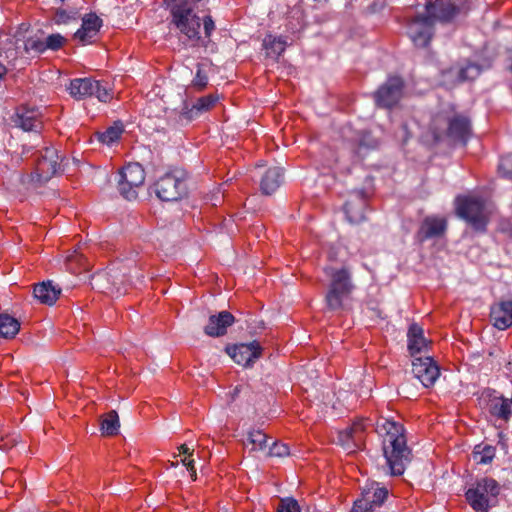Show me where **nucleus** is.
I'll return each instance as SVG.
<instances>
[{
	"mask_svg": "<svg viewBox=\"0 0 512 512\" xmlns=\"http://www.w3.org/2000/svg\"><path fill=\"white\" fill-rule=\"evenodd\" d=\"M377 432L382 436V449L392 475L404 473L411 460V450L407 446L405 429L401 423L384 419L377 424Z\"/></svg>",
	"mask_w": 512,
	"mask_h": 512,
	"instance_id": "f257e3e1",
	"label": "nucleus"
},
{
	"mask_svg": "<svg viewBox=\"0 0 512 512\" xmlns=\"http://www.w3.org/2000/svg\"><path fill=\"white\" fill-rule=\"evenodd\" d=\"M430 130L436 141L446 136L454 142L466 143L471 134V121L466 114L458 112L449 104L433 116Z\"/></svg>",
	"mask_w": 512,
	"mask_h": 512,
	"instance_id": "f03ea898",
	"label": "nucleus"
},
{
	"mask_svg": "<svg viewBox=\"0 0 512 512\" xmlns=\"http://www.w3.org/2000/svg\"><path fill=\"white\" fill-rule=\"evenodd\" d=\"M200 1L201 0H163L171 16L170 25L193 43H198L201 39V18L195 12L197 3Z\"/></svg>",
	"mask_w": 512,
	"mask_h": 512,
	"instance_id": "7ed1b4c3",
	"label": "nucleus"
},
{
	"mask_svg": "<svg viewBox=\"0 0 512 512\" xmlns=\"http://www.w3.org/2000/svg\"><path fill=\"white\" fill-rule=\"evenodd\" d=\"M324 271L330 278L329 288L325 296L326 306L331 311L342 310L344 301L349 298L354 289L351 272L346 267H326Z\"/></svg>",
	"mask_w": 512,
	"mask_h": 512,
	"instance_id": "20e7f679",
	"label": "nucleus"
},
{
	"mask_svg": "<svg viewBox=\"0 0 512 512\" xmlns=\"http://www.w3.org/2000/svg\"><path fill=\"white\" fill-rule=\"evenodd\" d=\"M456 213L470 224L474 230L485 232L489 222V212L485 201L477 196H459L456 198Z\"/></svg>",
	"mask_w": 512,
	"mask_h": 512,
	"instance_id": "39448f33",
	"label": "nucleus"
},
{
	"mask_svg": "<svg viewBox=\"0 0 512 512\" xmlns=\"http://www.w3.org/2000/svg\"><path fill=\"white\" fill-rule=\"evenodd\" d=\"M60 157L54 147H45L37 153L35 159V169L27 180L23 179V183H32L34 186H40L49 181L53 176L57 175L61 169Z\"/></svg>",
	"mask_w": 512,
	"mask_h": 512,
	"instance_id": "423d86ee",
	"label": "nucleus"
},
{
	"mask_svg": "<svg viewBox=\"0 0 512 512\" xmlns=\"http://www.w3.org/2000/svg\"><path fill=\"white\" fill-rule=\"evenodd\" d=\"M500 493V487L492 478H482L469 488L466 493V500L475 512H488L490 503Z\"/></svg>",
	"mask_w": 512,
	"mask_h": 512,
	"instance_id": "0eeeda50",
	"label": "nucleus"
},
{
	"mask_svg": "<svg viewBox=\"0 0 512 512\" xmlns=\"http://www.w3.org/2000/svg\"><path fill=\"white\" fill-rule=\"evenodd\" d=\"M69 92L70 95L77 100L94 96L100 102L107 103L113 98L112 89L107 83H102L91 77L71 80Z\"/></svg>",
	"mask_w": 512,
	"mask_h": 512,
	"instance_id": "6e6552de",
	"label": "nucleus"
},
{
	"mask_svg": "<svg viewBox=\"0 0 512 512\" xmlns=\"http://www.w3.org/2000/svg\"><path fill=\"white\" fill-rule=\"evenodd\" d=\"M481 407L496 421L508 423L512 416V400L493 389H485L480 396Z\"/></svg>",
	"mask_w": 512,
	"mask_h": 512,
	"instance_id": "1a4fd4ad",
	"label": "nucleus"
},
{
	"mask_svg": "<svg viewBox=\"0 0 512 512\" xmlns=\"http://www.w3.org/2000/svg\"><path fill=\"white\" fill-rule=\"evenodd\" d=\"M145 171L139 163H129L119 172L118 190L128 199H136L137 190L144 184Z\"/></svg>",
	"mask_w": 512,
	"mask_h": 512,
	"instance_id": "9d476101",
	"label": "nucleus"
},
{
	"mask_svg": "<svg viewBox=\"0 0 512 512\" xmlns=\"http://www.w3.org/2000/svg\"><path fill=\"white\" fill-rule=\"evenodd\" d=\"M156 195L162 201H177L187 193L185 177L179 172H169L155 183Z\"/></svg>",
	"mask_w": 512,
	"mask_h": 512,
	"instance_id": "9b49d317",
	"label": "nucleus"
},
{
	"mask_svg": "<svg viewBox=\"0 0 512 512\" xmlns=\"http://www.w3.org/2000/svg\"><path fill=\"white\" fill-rule=\"evenodd\" d=\"M388 489L380 483L372 482L367 484L352 507V512H374L388 498Z\"/></svg>",
	"mask_w": 512,
	"mask_h": 512,
	"instance_id": "f8f14e48",
	"label": "nucleus"
},
{
	"mask_svg": "<svg viewBox=\"0 0 512 512\" xmlns=\"http://www.w3.org/2000/svg\"><path fill=\"white\" fill-rule=\"evenodd\" d=\"M434 20L426 15H417L407 24V33L416 47L429 45L434 34Z\"/></svg>",
	"mask_w": 512,
	"mask_h": 512,
	"instance_id": "ddd939ff",
	"label": "nucleus"
},
{
	"mask_svg": "<svg viewBox=\"0 0 512 512\" xmlns=\"http://www.w3.org/2000/svg\"><path fill=\"white\" fill-rule=\"evenodd\" d=\"M403 87L404 83L400 77H389L374 94L376 104L383 108L395 106L402 97Z\"/></svg>",
	"mask_w": 512,
	"mask_h": 512,
	"instance_id": "4468645a",
	"label": "nucleus"
},
{
	"mask_svg": "<svg viewBox=\"0 0 512 512\" xmlns=\"http://www.w3.org/2000/svg\"><path fill=\"white\" fill-rule=\"evenodd\" d=\"M412 372L424 387L434 385L440 375V368L431 356L413 358Z\"/></svg>",
	"mask_w": 512,
	"mask_h": 512,
	"instance_id": "2eb2a0df",
	"label": "nucleus"
},
{
	"mask_svg": "<svg viewBox=\"0 0 512 512\" xmlns=\"http://www.w3.org/2000/svg\"><path fill=\"white\" fill-rule=\"evenodd\" d=\"M462 0H428L426 13L435 21L449 22L458 13Z\"/></svg>",
	"mask_w": 512,
	"mask_h": 512,
	"instance_id": "dca6fc26",
	"label": "nucleus"
},
{
	"mask_svg": "<svg viewBox=\"0 0 512 512\" xmlns=\"http://www.w3.org/2000/svg\"><path fill=\"white\" fill-rule=\"evenodd\" d=\"M12 122L24 131L38 132L43 126L42 113L36 107L21 105L12 116Z\"/></svg>",
	"mask_w": 512,
	"mask_h": 512,
	"instance_id": "f3484780",
	"label": "nucleus"
},
{
	"mask_svg": "<svg viewBox=\"0 0 512 512\" xmlns=\"http://www.w3.org/2000/svg\"><path fill=\"white\" fill-rule=\"evenodd\" d=\"M226 350L237 364L244 367L251 366L262 355V347L257 341L241 343Z\"/></svg>",
	"mask_w": 512,
	"mask_h": 512,
	"instance_id": "a211bd4d",
	"label": "nucleus"
},
{
	"mask_svg": "<svg viewBox=\"0 0 512 512\" xmlns=\"http://www.w3.org/2000/svg\"><path fill=\"white\" fill-rule=\"evenodd\" d=\"M432 345V341L424 336L423 328L417 323L409 326L407 332V348L411 357H418V354L426 353Z\"/></svg>",
	"mask_w": 512,
	"mask_h": 512,
	"instance_id": "6ab92c4d",
	"label": "nucleus"
},
{
	"mask_svg": "<svg viewBox=\"0 0 512 512\" xmlns=\"http://www.w3.org/2000/svg\"><path fill=\"white\" fill-rule=\"evenodd\" d=\"M490 321L499 330H505L512 326V301L501 300L490 308Z\"/></svg>",
	"mask_w": 512,
	"mask_h": 512,
	"instance_id": "aec40b11",
	"label": "nucleus"
},
{
	"mask_svg": "<svg viewBox=\"0 0 512 512\" xmlns=\"http://www.w3.org/2000/svg\"><path fill=\"white\" fill-rule=\"evenodd\" d=\"M366 428L367 420L360 419L354 421L351 426L339 432V443L347 449L350 448V443H353L355 447H359L364 440Z\"/></svg>",
	"mask_w": 512,
	"mask_h": 512,
	"instance_id": "412c9836",
	"label": "nucleus"
},
{
	"mask_svg": "<svg viewBox=\"0 0 512 512\" xmlns=\"http://www.w3.org/2000/svg\"><path fill=\"white\" fill-rule=\"evenodd\" d=\"M101 26L102 20L96 14H87L83 17L82 26L75 32L74 38L82 44H90L94 41Z\"/></svg>",
	"mask_w": 512,
	"mask_h": 512,
	"instance_id": "4be33fe9",
	"label": "nucleus"
},
{
	"mask_svg": "<svg viewBox=\"0 0 512 512\" xmlns=\"http://www.w3.org/2000/svg\"><path fill=\"white\" fill-rule=\"evenodd\" d=\"M235 322L234 316L228 311H222L211 315L208 324L204 327V332L210 337H220L227 333V328Z\"/></svg>",
	"mask_w": 512,
	"mask_h": 512,
	"instance_id": "5701e85b",
	"label": "nucleus"
},
{
	"mask_svg": "<svg viewBox=\"0 0 512 512\" xmlns=\"http://www.w3.org/2000/svg\"><path fill=\"white\" fill-rule=\"evenodd\" d=\"M447 229V222L439 217H426L417 232V239L424 242L428 239L442 236Z\"/></svg>",
	"mask_w": 512,
	"mask_h": 512,
	"instance_id": "b1692460",
	"label": "nucleus"
},
{
	"mask_svg": "<svg viewBox=\"0 0 512 512\" xmlns=\"http://www.w3.org/2000/svg\"><path fill=\"white\" fill-rule=\"evenodd\" d=\"M33 293L42 304L52 305L58 299L61 290L54 286L51 281H47L36 284Z\"/></svg>",
	"mask_w": 512,
	"mask_h": 512,
	"instance_id": "393cba45",
	"label": "nucleus"
},
{
	"mask_svg": "<svg viewBox=\"0 0 512 512\" xmlns=\"http://www.w3.org/2000/svg\"><path fill=\"white\" fill-rule=\"evenodd\" d=\"M282 171L278 167L269 168L261 179V191L265 195L275 192L281 185Z\"/></svg>",
	"mask_w": 512,
	"mask_h": 512,
	"instance_id": "a878e982",
	"label": "nucleus"
},
{
	"mask_svg": "<svg viewBox=\"0 0 512 512\" xmlns=\"http://www.w3.org/2000/svg\"><path fill=\"white\" fill-rule=\"evenodd\" d=\"M262 45L266 50L267 56L278 59L285 51L287 41L283 37H275L269 34L263 39Z\"/></svg>",
	"mask_w": 512,
	"mask_h": 512,
	"instance_id": "bb28decb",
	"label": "nucleus"
},
{
	"mask_svg": "<svg viewBox=\"0 0 512 512\" xmlns=\"http://www.w3.org/2000/svg\"><path fill=\"white\" fill-rule=\"evenodd\" d=\"M65 265L71 273H80L82 270L88 269L86 257L77 249L68 252L65 256Z\"/></svg>",
	"mask_w": 512,
	"mask_h": 512,
	"instance_id": "cd10ccee",
	"label": "nucleus"
},
{
	"mask_svg": "<svg viewBox=\"0 0 512 512\" xmlns=\"http://www.w3.org/2000/svg\"><path fill=\"white\" fill-rule=\"evenodd\" d=\"M20 323L14 317L8 314L0 315V337L9 339L14 338L19 332Z\"/></svg>",
	"mask_w": 512,
	"mask_h": 512,
	"instance_id": "c85d7f7f",
	"label": "nucleus"
},
{
	"mask_svg": "<svg viewBox=\"0 0 512 512\" xmlns=\"http://www.w3.org/2000/svg\"><path fill=\"white\" fill-rule=\"evenodd\" d=\"M120 427L119 417L116 411L112 410L105 414L101 420V432L104 436H114Z\"/></svg>",
	"mask_w": 512,
	"mask_h": 512,
	"instance_id": "c756f323",
	"label": "nucleus"
},
{
	"mask_svg": "<svg viewBox=\"0 0 512 512\" xmlns=\"http://www.w3.org/2000/svg\"><path fill=\"white\" fill-rule=\"evenodd\" d=\"M218 95L216 94H209L203 97H200L196 100V102L193 104L190 113L193 114H199L203 112H207L211 110L218 101Z\"/></svg>",
	"mask_w": 512,
	"mask_h": 512,
	"instance_id": "7c9ffc66",
	"label": "nucleus"
},
{
	"mask_svg": "<svg viewBox=\"0 0 512 512\" xmlns=\"http://www.w3.org/2000/svg\"><path fill=\"white\" fill-rule=\"evenodd\" d=\"M247 445H251V451H265L267 448V436L260 430H252L248 433Z\"/></svg>",
	"mask_w": 512,
	"mask_h": 512,
	"instance_id": "2f4dec72",
	"label": "nucleus"
},
{
	"mask_svg": "<svg viewBox=\"0 0 512 512\" xmlns=\"http://www.w3.org/2000/svg\"><path fill=\"white\" fill-rule=\"evenodd\" d=\"M473 460L477 464H488L495 457V448L490 445L476 446L472 453Z\"/></svg>",
	"mask_w": 512,
	"mask_h": 512,
	"instance_id": "473e14b6",
	"label": "nucleus"
},
{
	"mask_svg": "<svg viewBox=\"0 0 512 512\" xmlns=\"http://www.w3.org/2000/svg\"><path fill=\"white\" fill-rule=\"evenodd\" d=\"M123 133V125L115 123L113 126L107 128L104 132L99 133L98 139L105 144H112L117 141Z\"/></svg>",
	"mask_w": 512,
	"mask_h": 512,
	"instance_id": "72a5a7b5",
	"label": "nucleus"
},
{
	"mask_svg": "<svg viewBox=\"0 0 512 512\" xmlns=\"http://www.w3.org/2000/svg\"><path fill=\"white\" fill-rule=\"evenodd\" d=\"M363 207L364 201L362 199L358 200L357 205L352 201H348L344 205V211L351 222H358L364 218Z\"/></svg>",
	"mask_w": 512,
	"mask_h": 512,
	"instance_id": "f704fd0d",
	"label": "nucleus"
},
{
	"mask_svg": "<svg viewBox=\"0 0 512 512\" xmlns=\"http://www.w3.org/2000/svg\"><path fill=\"white\" fill-rule=\"evenodd\" d=\"M78 17L79 15L77 10L67 11L62 8H57L53 16V21L57 25H65L72 21H76Z\"/></svg>",
	"mask_w": 512,
	"mask_h": 512,
	"instance_id": "c9c22d12",
	"label": "nucleus"
},
{
	"mask_svg": "<svg viewBox=\"0 0 512 512\" xmlns=\"http://www.w3.org/2000/svg\"><path fill=\"white\" fill-rule=\"evenodd\" d=\"M480 74V68L476 64L467 63L465 66L459 67L457 76L459 81L473 80Z\"/></svg>",
	"mask_w": 512,
	"mask_h": 512,
	"instance_id": "e433bc0d",
	"label": "nucleus"
},
{
	"mask_svg": "<svg viewBox=\"0 0 512 512\" xmlns=\"http://www.w3.org/2000/svg\"><path fill=\"white\" fill-rule=\"evenodd\" d=\"M67 42L66 38L59 33L51 34L45 39L46 50L57 51Z\"/></svg>",
	"mask_w": 512,
	"mask_h": 512,
	"instance_id": "4c0bfd02",
	"label": "nucleus"
},
{
	"mask_svg": "<svg viewBox=\"0 0 512 512\" xmlns=\"http://www.w3.org/2000/svg\"><path fill=\"white\" fill-rule=\"evenodd\" d=\"M278 512H301L298 502L294 498H283L280 499Z\"/></svg>",
	"mask_w": 512,
	"mask_h": 512,
	"instance_id": "58836bf2",
	"label": "nucleus"
},
{
	"mask_svg": "<svg viewBox=\"0 0 512 512\" xmlns=\"http://www.w3.org/2000/svg\"><path fill=\"white\" fill-rule=\"evenodd\" d=\"M25 51H34L36 53H44L46 50L45 40L39 38H28L25 42Z\"/></svg>",
	"mask_w": 512,
	"mask_h": 512,
	"instance_id": "ea45409f",
	"label": "nucleus"
},
{
	"mask_svg": "<svg viewBox=\"0 0 512 512\" xmlns=\"http://www.w3.org/2000/svg\"><path fill=\"white\" fill-rule=\"evenodd\" d=\"M498 169L503 177L512 179V155L502 157Z\"/></svg>",
	"mask_w": 512,
	"mask_h": 512,
	"instance_id": "a19ab883",
	"label": "nucleus"
},
{
	"mask_svg": "<svg viewBox=\"0 0 512 512\" xmlns=\"http://www.w3.org/2000/svg\"><path fill=\"white\" fill-rule=\"evenodd\" d=\"M208 85V76L203 72L201 66H198L196 75L192 80V86L198 91H202Z\"/></svg>",
	"mask_w": 512,
	"mask_h": 512,
	"instance_id": "79ce46f5",
	"label": "nucleus"
},
{
	"mask_svg": "<svg viewBox=\"0 0 512 512\" xmlns=\"http://www.w3.org/2000/svg\"><path fill=\"white\" fill-rule=\"evenodd\" d=\"M266 455L284 457L289 455V448L286 444L274 442L273 445L268 448Z\"/></svg>",
	"mask_w": 512,
	"mask_h": 512,
	"instance_id": "37998d69",
	"label": "nucleus"
},
{
	"mask_svg": "<svg viewBox=\"0 0 512 512\" xmlns=\"http://www.w3.org/2000/svg\"><path fill=\"white\" fill-rule=\"evenodd\" d=\"M202 20L205 37L209 39L211 37L212 32L215 30L214 20L210 15H205Z\"/></svg>",
	"mask_w": 512,
	"mask_h": 512,
	"instance_id": "c03bdc74",
	"label": "nucleus"
},
{
	"mask_svg": "<svg viewBox=\"0 0 512 512\" xmlns=\"http://www.w3.org/2000/svg\"><path fill=\"white\" fill-rule=\"evenodd\" d=\"M17 443V440L15 437H4L3 435H0V449L1 450H7L12 447H14Z\"/></svg>",
	"mask_w": 512,
	"mask_h": 512,
	"instance_id": "a18cd8bd",
	"label": "nucleus"
},
{
	"mask_svg": "<svg viewBox=\"0 0 512 512\" xmlns=\"http://www.w3.org/2000/svg\"><path fill=\"white\" fill-rule=\"evenodd\" d=\"M193 455L184 456L181 459V463L187 468L192 469V466H194V459L192 457Z\"/></svg>",
	"mask_w": 512,
	"mask_h": 512,
	"instance_id": "49530a36",
	"label": "nucleus"
},
{
	"mask_svg": "<svg viewBox=\"0 0 512 512\" xmlns=\"http://www.w3.org/2000/svg\"><path fill=\"white\" fill-rule=\"evenodd\" d=\"M179 454L184 456L193 455L194 450L190 449L186 444H182L178 447Z\"/></svg>",
	"mask_w": 512,
	"mask_h": 512,
	"instance_id": "de8ad7c7",
	"label": "nucleus"
},
{
	"mask_svg": "<svg viewBox=\"0 0 512 512\" xmlns=\"http://www.w3.org/2000/svg\"><path fill=\"white\" fill-rule=\"evenodd\" d=\"M243 388V385L236 386L232 392V398L235 399Z\"/></svg>",
	"mask_w": 512,
	"mask_h": 512,
	"instance_id": "09e8293b",
	"label": "nucleus"
},
{
	"mask_svg": "<svg viewBox=\"0 0 512 512\" xmlns=\"http://www.w3.org/2000/svg\"><path fill=\"white\" fill-rule=\"evenodd\" d=\"M7 69L6 67L0 63V81L3 79V77L6 75Z\"/></svg>",
	"mask_w": 512,
	"mask_h": 512,
	"instance_id": "8fccbe9b",
	"label": "nucleus"
},
{
	"mask_svg": "<svg viewBox=\"0 0 512 512\" xmlns=\"http://www.w3.org/2000/svg\"><path fill=\"white\" fill-rule=\"evenodd\" d=\"M187 470L189 471L192 480L195 481L197 478L195 466H192V469H187Z\"/></svg>",
	"mask_w": 512,
	"mask_h": 512,
	"instance_id": "3c124183",
	"label": "nucleus"
},
{
	"mask_svg": "<svg viewBox=\"0 0 512 512\" xmlns=\"http://www.w3.org/2000/svg\"><path fill=\"white\" fill-rule=\"evenodd\" d=\"M314 3H325L328 0H312Z\"/></svg>",
	"mask_w": 512,
	"mask_h": 512,
	"instance_id": "603ef678",
	"label": "nucleus"
},
{
	"mask_svg": "<svg viewBox=\"0 0 512 512\" xmlns=\"http://www.w3.org/2000/svg\"><path fill=\"white\" fill-rule=\"evenodd\" d=\"M177 465H178V462H177V461H176V462H174V461H171V462H170V466H171V467H176Z\"/></svg>",
	"mask_w": 512,
	"mask_h": 512,
	"instance_id": "864d4df0",
	"label": "nucleus"
},
{
	"mask_svg": "<svg viewBox=\"0 0 512 512\" xmlns=\"http://www.w3.org/2000/svg\"><path fill=\"white\" fill-rule=\"evenodd\" d=\"M361 147H362V145L360 144V145L358 146V149H357V152H358V153H359V152H361Z\"/></svg>",
	"mask_w": 512,
	"mask_h": 512,
	"instance_id": "5fc2aeb1",
	"label": "nucleus"
},
{
	"mask_svg": "<svg viewBox=\"0 0 512 512\" xmlns=\"http://www.w3.org/2000/svg\"><path fill=\"white\" fill-rule=\"evenodd\" d=\"M59 2H60V3H63V2H64V0H59Z\"/></svg>",
	"mask_w": 512,
	"mask_h": 512,
	"instance_id": "6e6d98bb",
	"label": "nucleus"
}]
</instances>
